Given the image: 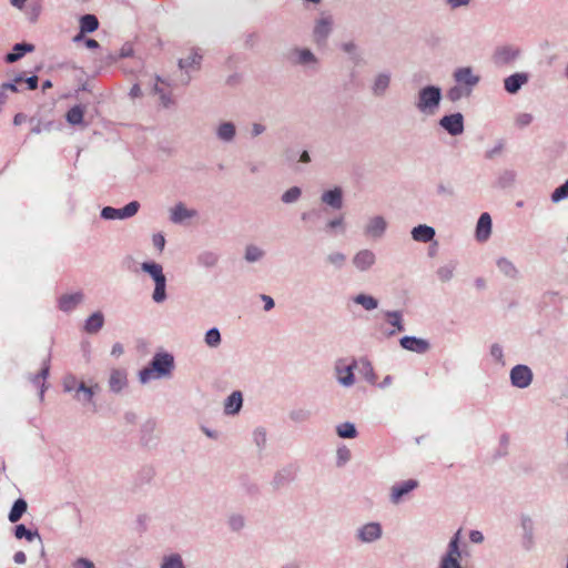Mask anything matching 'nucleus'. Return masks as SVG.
Listing matches in <instances>:
<instances>
[{"label": "nucleus", "instance_id": "e2e57ef3", "mask_svg": "<svg viewBox=\"0 0 568 568\" xmlns=\"http://www.w3.org/2000/svg\"><path fill=\"white\" fill-rule=\"evenodd\" d=\"M448 4L455 9V8H458L460 6H466L470 2V0H447Z\"/></svg>", "mask_w": 568, "mask_h": 568}, {"label": "nucleus", "instance_id": "58836bf2", "mask_svg": "<svg viewBox=\"0 0 568 568\" xmlns=\"http://www.w3.org/2000/svg\"><path fill=\"white\" fill-rule=\"evenodd\" d=\"M205 342L209 346H217L221 342V335H220V332L219 329L216 328H211L210 331H207L206 335H205Z\"/></svg>", "mask_w": 568, "mask_h": 568}, {"label": "nucleus", "instance_id": "1a4fd4ad", "mask_svg": "<svg viewBox=\"0 0 568 568\" xmlns=\"http://www.w3.org/2000/svg\"><path fill=\"white\" fill-rule=\"evenodd\" d=\"M418 486V481L415 479H408L399 485L392 487L390 499L397 504L403 496L412 491Z\"/></svg>", "mask_w": 568, "mask_h": 568}, {"label": "nucleus", "instance_id": "4c0bfd02", "mask_svg": "<svg viewBox=\"0 0 568 568\" xmlns=\"http://www.w3.org/2000/svg\"><path fill=\"white\" fill-rule=\"evenodd\" d=\"M14 536L18 539L27 538L29 541H31V540H33V538L36 536H38V534L32 532L29 529H27L24 525H18V526H16V529H14Z\"/></svg>", "mask_w": 568, "mask_h": 568}, {"label": "nucleus", "instance_id": "69168bd1", "mask_svg": "<svg viewBox=\"0 0 568 568\" xmlns=\"http://www.w3.org/2000/svg\"><path fill=\"white\" fill-rule=\"evenodd\" d=\"M48 374H49V367H48V366H44V367L41 369V372L37 375V377H36V382H37V383H40V381L45 379V378H47V376H48Z\"/></svg>", "mask_w": 568, "mask_h": 568}, {"label": "nucleus", "instance_id": "de8ad7c7", "mask_svg": "<svg viewBox=\"0 0 568 568\" xmlns=\"http://www.w3.org/2000/svg\"><path fill=\"white\" fill-rule=\"evenodd\" d=\"M437 274L440 281L447 282L453 277V268L449 266L440 267Z\"/></svg>", "mask_w": 568, "mask_h": 568}, {"label": "nucleus", "instance_id": "4d7b16f0", "mask_svg": "<svg viewBox=\"0 0 568 568\" xmlns=\"http://www.w3.org/2000/svg\"><path fill=\"white\" fill-rule=\"evenodd\" d=\"M261 298L265 303V305H264L265 311H270L274 307V301L271 296L262 295Z\"/></svg>", "mask_w": 568, "mask_h": 568}, {"label": "nucleus", "instance_id": "b1692460", "mask_svg": "<svg viewBox=\"0 0 568 568\" xmlns=\"http://www.w3.org/2000/svg\"><path fill=\"white\" fill-rule=\"evenodd\" d=\"M27 501L24 499H18L14 501L10 513H9V520L11 523H17L21 517L22 515L26 513L27 510Z\"/></svg>", "mask_w": 568, "mask_h": 568}, {"label": "nucleus", "instance_id": "7ed1b4c3", "mask_svg": "<svg viewBox=\"0 0 568 568\" xmlns=\"http://www.w3.org/2000/svg\"><path fill=\"white\" fill-rule=\"evenodd\" d=\"M440 100V90L436 87L424 88L419 93L418 108L422 111L432 109L438 105Z\"/></svg>", "mask_w": 568, "mask_h": 568}, {"label": "nucleus", "instance_id": "a878e982", "mask_svg": "<svg viewBox=\"0 0 568 568\" xmlns=\"http://www.w3.org/2000/svg\"><path fill=\"white\" fill-rule=\"evenodd\" d=\"M99 21L93 14H85L80 20L81 33L93 32L98 29Z\"/></svg>", "mask_w": 568, "mask_h": 568}, {"label": "nucleus", "instance_id": "f704fd0d", "mask_svg": "<svg viewBox=\"0 0 568 568\" xmlns=\"http://www.w3.org/2000/svg\"><path fill=\"white\" fill-rule=\"evenodd\" d=\"M337 434L342 438H354L356 436V429L353 424L344 423L337 427Z\"/></svg>", "mask_w": 568, "mask_h": 568}, {"label": "nucleus", "instance_id": "338daca9", "mask_svg": "<svg viewBox=\"0 0 568 568\" xmlns=\"http://www.w3.org/2000/svg\"><path fill=\"white\" fill-rule=\"evenodd\" d=\"M123 353V347L121 344L116 343L112 347V355L119 356Z\"/></svg>", "mask_w": 568, "mask_h": 568}, {"label": "nucleus", "instance_id": "c756f323", "mask_svg": "<svg viewBox=\"0 0 568 568\" xmlns=\"http://www.w3.org/2000/svg\"><path fill=\"white\" fill-rule=\"evenodd\" d=\"M142 270L149 273L153 277L154 282L164 277L163 270L160 264L145 262L142 264Z\"/></svg>", "mask_w": 568, "mask_h": 568}, {"label": "nucleus", "instance_id": "774afa93", "mask_svg": "<svg viewBox=\"0 0 568 568\" xmlns=\"http://www.w3.org/2000/svg\"><path fill=\"white\" fill-rule=\"evenodd\" d=\"M85 45L89 49H95L99 47V43L94 39H88L85 40Z\"/></svg>", "mask_w": 568, "mask_h": 568}, {"label": "nucleus", "instance_id": "4468645a", "mask_svg": "<svg viewBox=\"0 0 568 568\" xmlns=\"http://www.w3.org/2000/svg\"><path fill=\"white\" fill-rule=\"evenodd\" d=\"M109 385L113 392L118 393L122 390L126 385L125 372L121 369H113L110 375Z\"/></svg>", "mask_w": 568, "mask_h": 568}, {"label": "nucleus", "instance_id": "5fc2aeb1", "mask_svg": "<svg viewBox=\"0 0 568 568\" xmlns=\"http://www.w3.org/2000/svg\"><path fill=\"white\" fill-rule=\"evenodd\" d=\"M153 244L154 246H156L160 251L163 250L164 247V244H165V240H164V236L161 235V234H155L153 236Z\"/></svg>", "mask_w": 568, "mask_h": 568}, {"label": "nucleus", "instance_id": "79ce46f5", "mask_svg": "<svg viewBox=\"0 0 568 568\" xmlns=\"http://www.w3.org/2000/svg\"><path fill=\"white\" fill-rule=\"evenodd\" d=\"M300 195L301 190L297 186H293L283 194L282 201L284 203H292L296 201L300 197Z\"/></svg>", "mask_w": 568, "mask_h": 568}, {"label": "nucleus", "instance_id": "37998d69", "mask_svg": "<svg viewBox=\"0 0 568 568\" xmlns=\"http://www.w3.org/2000/svg\"><path fill=\"white\" fill-rule=\"evenodd\" d=\"M140 204L136 201L130 202L124 207L121 209L122 217H131L136 214Z\"/></svg>", "mask_w": 568, "mask_h": 568}, {"label": "nucleus", "instance_id": "680f3d73", "mask_svg": "<svg viewBox=\"0 0 568 568\" xmlns=\"http://www.w3.org/2000/svg\"><path fill=\"white\" fill-rule=\"evenodd\" d=\"M230 524H231L232 528L235 530L243 527V520L241 517H232L230 520Z\"/></svg>", "mask_w": 568, "mask_h": 568}, {"label": "nucleus", "instance_id": "393cba45", "mask_svg": "<svg viewBox=\"0 0 568 568\" xmlns=\"http://www.w3.org/2000/svg\"><path fill=\"white\" fill-rule=\"evenodd\" d=\"M194 215H195L194 211L187 210L183 204L180 203V204L175 205L174 209L172 210L171 220L174 223H179V222H182L183 220H185L187 217H192Z\"/></svg>", "mask_w": 568, "mask_h": 568}, {"label": "nucleus", "instance_id": "c03bdc74", "mask_svg": "<svg viewBox=\"0 0 568 568\" xmlns=\"http://www.w3.org/2000/svg\"><path fill=\"white\" fill-rule=\"evenodd\" d=\"M516 53L510 49L503 48L499 49L496 53V59L498 62H508L515 58Z\"/></svg>", "mask_w": 568, "mask_h": 568}, {"label": "nucleus", "instance_id": "bf43d9fd", "mask_svg": "<svg viewBox=\"0 0 568 568\" xmlns=\"http://www.w3.org/2000/svg\"><path fill=\"white\" fill-rule=\"evenodd\" d=\"M531 120H532V116L528 113H524L518 116V123L520 125H527L531 122Z\"/></svg>", "mask_w": 568, "mask_h": 568}, {"label": "nucleus", "instance_id": "13d9d810", "mask_svg": "<svg viewBox=\"0 0 568 568\" xmlns=\"http://www.w3.org/2000/svg\"><path fill=\"white\" fill-rule=\"evenodd\" d=\"M13 560L16 564L22 565L27 561V556L23 551H17L13 556Z\"/></svg>", "mask_w": 568, "mask_h": 568}, {"label": "nucleus", "instance_id": "09e8293b", "mask_svg": "<svg viewBox=\"0 0 568 568\" xmlns=\"http://www.w3.org/2000/svg\"><path fill=\"white\" fill-rule=\"evenodd\" d=\"M158 82H160L161 84H164V82L162 80H160V79H158ZM155 91L160 94V98H161V101H162L163 105L168 106L170 104L171 100L166 95L164 89L159 85V83L155 84Z\"/></svg>", "mask_w": 568, "mask_h": 568}, {"label": "nucleus", "instance_id": "6e6552de", "mask_svg": "<svg viewBox=\"0 0 568 568\" xmlns=\"http://www.w3.org/2000/svg\"><path fill=\"white\" fill-rule=\"evenodd\" d=\"M400 345L403 348L412 352H416L419 354H423L428 351L429 344L427 341L413 337V336H405L400 339Z\"/></svg>", "mask_w": 568, "mask_h": 568}, {"label": "nucleus", "instance_id": "4be33fe9", "mask_svg": "<svg viewBox=\"0 0 568 568\" xmlns=\"http://www.w3.org/2000/svg\"><path fill=\"white\" fill-rule=\"evenodd\" d=\"M103 323L104 318L102 313L95 312L87 320L84 329L90 334L97 333L103 326Z\"/></svg>", "mask_w": 568, "mask_h": 568}, {"label": "nucleus", "instance_id": "0eeeda50", "mask_svg": "<svg viewBox=\"0 0 568 568\" xmlns=\"http://www.w3.org/2000/svg\"><path fill=\"white\" fill-rule=\"evenodd\" d=\"M63 387L65 392H72L74 389L79 392H83L84 398L87 402H92V397L94 395V387H88L83 382H77L74 376H67L63 381Z\"/></svg>", "mask_w": 568, "mask_h": 568}, {"label": "nucleus", "instance_id": "864d4df0", "mask_svg": "<svg viewBox=\"0 0 568 568\" xmlns=\"http://www.w3.org/2000/svg\"><path fill=\"white\" fill-rule=\"evenodd\" d=\"M498 265L499 267L506 273V274H510L511 272H516V270L514 268V266L511 265V263L505 261V260H501L498 262Z\"/></svg>", "mask_w": 568, "mask_h": 568}, {"label": "nucleus", "instance_id": "ddd939ff", "mask_svg": "<svg viewBox=\"0 0 568 568\" xmlns=\"http://www.w3.org/2000/svg\"><path fill=\"white\" fill-rule=\"evenodd\" d=\"M353 262L357 268L364 271L374 264L375 255L373 254V252L364 250L355 255Z\"/></svg>", "mask_w": 568, "mask_h": 568}, {"label": "nucleus", "instance_id": "423d86ee", "mask_svg": "<svg viewBox=\"0 0 568 568\" xmlns=\"http://www.w3.org/2000/svg\"><path fill=\"white\" fill-rule=\"evenodd\" d=\"M440 125L452 135H458L464 131V119L460 113L446 115L440 120Z\"/></svg>", "mask_w": 568, "mask_h": 568}, {"label": "nucleus", "instance_id": "f8f14e48", "mask_svg": "<svg viewBox=\"0 0 568 568\" xmlns=\"http://www.w3.org/2000/svg\"><path fill=\"white\" fill-rule=\"evenodd\" d=\"M336 374L339 383L344 386H351L354 383L353 364L343 365L339 362L336 365Z\"/></svg>", "mask_w": 568, "mask_h": 568}, {"label": "nucleus", "instance_id": "c9c22d12", "mask_svg": "<svg viewBox=\"0 0 568 568\" xmlns=\"http://www.w3.org/2000/svg\"><path fill=\"white\" fill-rule=\"evenodd\" d=\"M389 84V77L387 74H379L374 83L373 90L375 94H382Z\"/></svg>", "mask_w": 568, "mask_h": 568}, {"label": "nucleus", "instance_id": "f257e3e1", "mask_svg": "<svg viewBox=\"0 0 568 568\" xmlns=\"http://www.w3.org/2000/svg\"><path fill=\"white\" fill-rule=\"evenodd\" d=\"M173 368V356L170 354H156L149 367H145L140 373L142 383H146L152 378L166 376Z\"/></svg>", "mask_w": 568, "mask_h": 568}, {"label": "nucleus", "instance_id": "412c9836", "mask_svg": "<svg viewBox=\"0 0 568 568\" xmlns=\"http://www.w3.org/2000/svg\"><path fill=\"white\" fill-rule=\"evenodd\" d=\"M322 201L328 205H331L334 209H341L342 207V191L341 189H334L331 191L325 192L322 195Z\"/></svg>", "mask_w": 568, "mask_h": 568}, {"label": "nucleus", "instance_id": "2eb2a0df", "mask_svg": "<svg viewBox=\"0 0 568 568\" xmlns=\"http://www.w3.org/2000/svg\"><path fill=\"white\" fill-rule=\"evenodd\" d=\"M528 81V78L526 74L523 73H516L507 79H505V89L509 93H516L523 84H525Z\"/></svg>", "mask_w": 568, "mask_h": 568}, {"label": "nucleus", "instance_id": "aec40b11", "mask_svg": "<svg viewBox=\"0 0 568 568\" xmlns=\"http://www.w3.org/2000/svg\"><path fill=\"white\" fill-rule=\"evenodd\" d=\"M242 394L240 392H233L225 402V413L236 414L242 407Z\"/></svg>", "mask_w": 568, "mask_h": 568}, {"label": "nucleus", "instance_id": "5701e85b", "mask_svg": "<svg viewBox=\"0 0 568 568\" xmlns=\"http://www.w3.org/2000/svg\"><path fill=\"white\" fill-rule=\"evenodd\" d=\"M331 20L329 19H321L314 29V36L317 42L324 41L329 31H331Z\"/></svg>", "mask_w": 568, "mask_h": 568}, {"label": "nucleus", "instance_id": "473e14b6", "mask_svg": "<svg viewBox=\"0 0 568 568\" xmlns=\"http://www.w3.org/2000/svg\"><path fill=\"white\" fill-rule=\"evenodd\" d=\"M161 568H185L180 555H171L163 559Z\"/></svg>", "mask_w": 568, "mask_h": 568}, {"label": "nucleus", "instance_id": "8fccbe9b", "mask_svg": "<svg viewBox=\"0 0 568 568\" xmlns=\"http://www.w3.org/2000/svg\"><path fill=\"white\" fill-rule=\"evenodd\" d=\"M201 260L203 261V263L205 265L210 266V265H214L216 263L217 257L212 253H206L201 256Z\"/></svg>", "mask_w": 568, "mask_h": 568}, {"label": "nucleus", "instance_id": "20e7f679", "mask_svg": "<svg viewBox=\"0 0 568 568\" xmlns=\"http://www.w3.org/2000/svg\"><path fill=\"white\" fill-rule=\"evenodd\" d=\"M510 379L513 385L524 388L531 383L532 373L529 367L525 365H517L510 372Z\"/></svg>", "mask_w": 568, "mask_h": 568}, {"label": "nucleus", "instance_id": "6e6d98bb", "mask_svg": "<svg viewBox=\"0 0 568 568\" xmlns=\"http://www.w3.org/2000/svg\"><path fill=\"white\" fill-rule=\"evenodd\" d=\"M75 567L77 568H94V565L88 559L80 558L77 560Z\"/></svg>", "mask_w": 568, "mask_h": 568}, {"label": "nucleus", "instance_id": "cd10ccee", "mask_svg": "<svg viewBox=\"0 0 568 568\" xmlns=\"http://www.w3.org/2000/svg\"><path fill=\"white\" fill-rule=\"evenodd\" d=\"M471 91L469 90V88H465L462 84L457 83V85L448 90L447 98L450 101L455 102L462 99L463 97H468Z\"/></svg>", "mask_w": 568, "mask_h": 568}, {"label": "nucleus", "instance_id": "39448f33", "mask_svg": "<svg viewBox=\"0 0 568 568\" xmlns=\"http://www.w3.org/2000/svg\"><path fill=\"white\" fill-rule=\"evenodd\" d=\"M454 79L458 84L469 88L473 91L474 87L479 82V77L473 73L471 68H459L454 73Z\"/></svg>", "mask_w": 568, "mask_h": 568}, {"label": "nucleus", "instance_id": "603ef678", "mask_svg": "<svg viewBox=\"0 0 568 568\" xmlns=\"http://www.w3.org/2000/svg\"><path fill=\"white\" fill-rule=\"evenodd\" d=\"M331 263L341 265L345 261V256L342 253H334L328 256Z\"/></svg>", "mask_w": 568, "mask_h": 568}, {"label": "nucleus", "instance_id": "a18cd8bd", "mask_svg": "<svg viewBox=\"0 0 568 568\" xmlns=\"http://www.w3.org/2000/svg\"><path fill=\"white\" fill-rule=\"evenodd\" d=\"M262 255H263V252L258 247L251 245V246H247V248H246L245 258L248 262H255Z\"/></svg>", "mask_w": 568, "mask_h": 568}, {"label": "nucleus", "instance_id": "f3484780", "mask_svg": "<svg viewBox=\"0 0 568 568\" xmlns=\"http://www.w3.org/2000/svg\"><path fill=\"white\" fill-rule=\"evenodd\" d=\"M382 532L381 526L378 524L372 523L365 525L359 531V538L363 541H373L379 538Z\"/></svg>", "mask_w": 568, "mask_h": 568}, {"label": "nucleus", "instance_id": "a19ab883", "mask_svg": "<svg viewBox=\"0 0 568 568\" xmlns=\"http://www.w3.org/2000/svg\"><path fill=\"white\" fill-rule=\"evenodd\" d=\"M568 196V181H566L561 186L557 187L551 194V200L554 202H559Z\"/></svg>", "mask_w": 568, "mask_h": 568}, {"label": "nucleus", "instance_id": "052dcab7", "mask_svg": "<svg viewBox=\"0 0 568 568\" xmlns=\"http://www.w3.org/2000/svg\"><path fill=\"white\" fill-rule=\"evenodd\" d=\"M469 538L473 542H481L484 539L483 534L478 530L471 531Z\"/></svg>", "mask_w": 568, "mask_h": 568}, {"label": "nucleus", "instance_id": "9b49d317", "mask_svg": "<svg viewBox=\"0 0 568 568\" xmlns=\"http://www.w3.org/2000/svg\"><path fill=\"white\" fill-rule=\"evenodd\" d=\"M491 231V219L488 213H483L478 220L476 236L479 241H486Z\"/></svg>", "mask_w": 568, "mask_h": 568}, {"label": "nucleus", "instance_id": "6ab92c4d", "mask_svg": "<svg viewBox=\"0 0 568 568\" xmlns=\"http://www.w3.org/2000/svg\"><path fill=\"white\" fill-rule=\"evenodd\" d=\"M34 47L29 43H18L13 47V51L8 53L6 57V61L8 63H12L18 61L20 58L24 55L27 52H32Z\"/></svg>", "mask_w": 568, "mask_h": 568}, {"label": "nucleus", "instance_id": "dca6fc26", "mask_svg": "<svg viewBox=\"0 0 568 568\" xmlns=\"http://www.w3.org/2000/svg\"><path fill=\"white\" fill-rule=\"evenodd\" d=\"M412 236L415 241L427 243L435 236V231L430 226L418 225L413 229Z\"/></svg>", "mask_w": 568, "mask_h": 568}, {"label": "nucleus", "instance_id": "ea45409f", "mask_svg": "<svg viewBox=\"0 0 568 568\" xmlns=\"http://www.w3.org/2000/svg\"><path fill=\"white\" fill-rule=\"evenodd\" d=\"M101 216L103 219H105V220L123 219L122 217V213H121V209H114V207H111V206H105L101 211Z\"/></svg>", "mask_w": 568, "mask_h": 568}, {"label": "nucleus", "instance_id": "bb28decb", "mask_svg": "<svg viewBox=\"0 0 568 568\" xmlns=\"http://www.w3.org/2000/svg\"><path fill=\"white\" fill-rule=\"evenodd\" d=\"M83 116L84 110L80 105L71 108L65 115L67 121L72 125L81 124L83 122Z\"/></svg>", "mask_w": 568, "mask_h": 568}, {"label": "nucleus", "instance_id": "3c124183", "mask_svg": "<svg viewBox=\"0 0 568 568\" xmlns=\"http://www.w3.org/2000/svg\"><path fill=\"white\" fill-rule=\"evenodd\" d=\"M313 60H314V55L312 54V52H311V51H308V50H302V51L300 52V61H301L302 63H307V62H311V61H313Z\"/></svg>", "mask_w": 568, "mask_h": 568}, {"label": "nucleus", "instance_id": "c85d7f7f", "mask_svg": "<svg viewBox=\"0 0 568 568\" xmlns=\"http://www.w3.org/2000/svg\"><path fill=\"white\" fill-rule=\"evenodd\" d=\"M385 227V221L382 217L377 216L369 222L367 226V233H369L373 236H379L384 232Z\"/></svg>", "mask_w": 568, "mask_h": 568}, {"label": "nucleus", "instance_id": "f03ea898", "mask_svg": "<svg viewBox=\"0 0 568 568\" xmlns=\"http://www.w3.org/2000/svg\"><path fill=\"white\" fill-rule=\"evenodd\" d=\"M459 538H460V530H458L455 534L454 538L450 540V542L448 545V551L442 560L440 568H462L460 562H459V559H460V551H459V547H458Z\"/></svg>", "mask_w": 568, "mask_h": 568}, {"label": "nucleus", "instance_id": "49530a36", "mask_svg": "<svg viewBox=\"0 0 568 568\" xmlns=\"http://www.w3.org/2000/svg\"><path fill=\"white\" fill-rule=\"evenodd\" d=\"M388 322L393 326H395L398 331H403L404 327L402 325V316L398 312H389L387 313Z\"/></svg>", "mask_w": 568, "mask_h": 568}, {"label": "nucleus", "instance_id": "2f4dec72", "mask_svg": "<svg viewBox=\"0 0 568 568\" xmlns=\"http://www.w3.org/2000/svg\"><path fill=\"white\" fill-rule=\"evenodd\" d=\"M165 276L155 282V288L153 292V300L156 303H161L165 300Z\"/></svg>", "mask_w": 568, "mask_h": 568}, {"label": "nucleus", "instance_id": "72a5a7b5", "mask_svg": "<svg viewBox=\"0 0 568 568\" xmlns=\"http://www.w3.org/2000/svg\"><path fill=\"white\" fill-rule=\"evenodd\" d=\"M217 134L222 140L229 141L234 136L235 128L230 122L223 123L220 125Z\"/></svg>", "mask_w": 568, "mask_h": 568}, {"label": "nucleus", "instance_id": "9d476101", "mask_svg": "<svg viewBox=\"0 0 568 568\" xmlns=\"http://www.w3.org/2000/svg\"><path fill=\"white\" fill-rule=\"evenodd\" d=\"M22 83H26L29 90H36L38 88V77L32 75L28 79H23L22 77H16L13 82L3 83L1 85V90L2 91L10 90L12 92H18L19 91L18 87Z\"/></svg>", "mask_w": 568, "mask_h": 568}, {"label": "nucleus", "instance_id": "a211bd4d", "mask_svg": "<svg viewBox=\"0 0 568 568\" xmlns=\"http://www.w3.org/2000/svg\"><path fill=\"white\" fill-rule=\"evenodd\" d=\"M82 297L81 293L63 295L59 300V307L61 311L69 312L82 301Z\"/></svg>", "mask_w": 568, "mask_h": 568}, {"label": "nucleus", "instance_id": "7c9ffc66", "mask_svg": "<svg viewBox=\"0 0 568 568\" xmlns=\"http://www.w3.org/2000/svg\"><path fill=\"white\" fill-rule=\"evenodd\" d=\"M354 301L367 311L376 308L378 304L376 298L365 294L357 295Z\"/></svg>", "mask_w": 568, "mask_h": 568}, {"label": "nucleus", "instance_id": "0e129e2a", "mask_svg": "<svg viewBox=\"0 0 568 568\" xmlns=\"http://www.w3.org/2000/svg\"><path fill=\"white\" fill-rule=\"evenodd\" d=\"M27 121V115L23 113H17L13 118V124L14 125H21Z\"/></svg>", "mask_w": 568, "mask_h": 568}, {"label": "nucleus", "instance_id": "e433bc0d", "mask_svg": "<svg viewBox=\"0 0 568 568\" xmlns=\"http://www.w3.org/2000/svg\"><path fill=\"white\" fill-rule=\"evenodd\" d=\"M200 60H201V55L197 54L196 52H193L190 54V57H187L185 59H180L179 65L181 69L191 68L194 65H199Z\"/></svg>", "mask_w": 568, "mask_h": 568}]
</instances>
